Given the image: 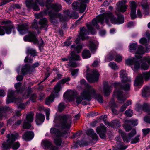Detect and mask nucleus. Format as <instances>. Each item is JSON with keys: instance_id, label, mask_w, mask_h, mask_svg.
I'll return each mask as SVG.
<instances>
[{"instance_id": "nucleus-16", "label": "nucleus", "mask_w": 150, "mask_h": 150, "mask_svg": "<svg viewBox=\"0 0 150 150\" xmlns=\"http://www.w3.org/2000/svg\"><path fill=\"white\" fill-rule=\"evenodd\" d=\"M89 33L88 30L86 29L84 27H83L80 29V32L79 34V37L77 38L75 40V42L76 44L78 43L81 40L82 41L88 39V37L87 36L88 35Z\"/></svg>"}, {"instance_id": "nucleus-32", "label": "nucleus", "mask_w": 150, "mask_h": 150, "mask_svg": "<svg viewBox=\"0 0 150 150\" xmlns=\"http://www.w3.org/2000/svg\"><path fill=\"white\" fill-rule=\"evenodd\" d=\"M114 58H115V60L117 62H120L122 60V57L120 54H114L111 55V56L109 57V59L110 60H112Z\"/></svg>"}, {"instance_id": "nucleus-46", "label": "nucleus", "mask_w": 150, "mask_h": 150, "mask_svg": "<svg viewBox=\"0 0 150 150\" xmlns=\"http://www.w3.org/2000/svg\"><path fill=\"white\" fill-rule=\"evenodd\" d=\"M140 135L139 134L137 135L135 137L132 139L131 143V144H135L139 142V137Z\"/></svg>"}, {"instance_id": "nucleus-45", "label": "nucleus", "mask_w": 150, "mask_h": 150, "mask_svg": "<svg viewBox=\"0 0 150 150\" xmlns=\"http://www.w3.org/2000/svg\"><path fill=\"white\" fill-rule=\"evenodd\" d=\"M117 147L119 150H124L127 147V146H124L123 143L118 142L117 143Z\"/></svg>"}, {"instance_id": "nucleus-15", "label": "nucleus", "mask_w": 150, "mask_h": 150, "mask_svg": "<svg viewBox=\"0 0 150 150\" xmlns=\"http://www.w3.org/2000/svg\"><path fill=\"white\" fill-rule=\"evenodd\" d=\"M118 132L121 134L124 141L127 143L129 142L130 139L134 136L136 133V130L134 129H133L132 131L128 134V137L121 130L119 129Z\"/></svg>"}, {"instance_id": "nucleus-1", "label": "nucleus", "mask_w": 150, "mask_h": 150, "mask_svg": "<svg viewBox=\"0 0 150 150\" xmlns=\"http://www.w3.org/2000/svg\"><path fill=\"white\" fill-rule=\"evenodd\" d=\"M104 21L107 24H108L110 21L113 24H119L124 23V17L122 15H120L118 16L117 19L111 12H105L102 15L97 16L96 18H94L92 20V24H87L88 28L90 31L93 30V28L92 27V25H93V26H96L98 29L100 28L98 25V23L100 22L101 24H103Z\"/></svg>"}, {"instance_id": "nucleus-3", "label": "nucleus", "mask_w": 150, "mask_h": 150, "mask_svg": "<svg viewBox=\"0 0 150 150\" xmlns=\"http://www.w3.org/2000/svg\"><path fill=\"white\" fill-rule=\"evenodd\" d=\"M141 55H136L134 57L128 58L125 61V63L128 65H133L134 67H132V69L135 71H136L140 67L144 70H147L149 67L150 65L146 63H142L140 66L139 62H142Z\"/></svg>"}, {"instance_id": "nucleus-56", "label": "nucleus", "mask_w": 150, "mask_h": 150, "mask_svg": "<svg viewBox=\"0 0 150 150\" xmlns=\"http://www.w3.org/2000/svg\"><path fill=\"white\" fill-rule=\"evenodd\" d=\"M140 43L146 45L147 44V40L145 38H142L139 41Z\"/></svg>"}, {"instance_id": "nucleus-62", "label": "nucleus", "mask_w": 150, "mask_h": 150, "mask_svg": "<svg viewBox=\"0 0 150 150\" xmlns=\"http://www.w3.org/2000/svg\"><path fill=\"white\" fill-rule=\"evenodd\" d=\"M142 132L145 135H146L150 132V129L147 128L146 129H144L142 130Z\"/></svg>"}, {"instance_id": "nucleus-12", "label": "nucleus", "mask_w": 150, "mask_h": 150, "mask_svg": "<svg viewBox=\"0 0 150 150\" xmlns=\"http://www.w3.org/2000/svg\"><path fill=\"white\" fill-rule=\"evenodd\" d=\"M38 3L42 6H43L45 5V3L42 0H36V1L34 2L33 0H28L26 2V6L29 8L32 7L34 10H40L38 6L36 4Z\"/></svg>"}, {"instance_id": "nucleus-5", "label": "nucleus", "mask_w": 150, "mask_h": 150, "mask_svg": "<svg viewBox=\"0 0 150 150\" xmlns=\"http://www.w3.org/2000/svg\"><path fill=\"white\" fill-rule=\"evenodd\" d=\"M18 134L17 133L7 134V137L8 139L6 142H3L2 144V147L4 149H8L10 148L11 146L13 149H17L20 147V144L18 142H13L16 139H18Z\"/></svg>"}, {"instance_id": "nucleus-27", "label": "nucleus", "mask_w": 150, "mask_h": 150, "mask_svg": "<svg viewBox=\"0 0 150 150\" xmlns=\"http://www.w3.org/2000/svg\"><path fill=\"white\" fill-rule=\"evenodd\" d=\"M120 76L121 78V80L122 83L130 82L131 81V79L130 78H128L127 77V74L125 70H121L120 72Z\"/></svg>"}, {"instance_id": "nucleus-2", "label": "nucleus", "mask_w": 150, "mask_h": 150, "mask_svg": "<svg viewBox=\"0 0 150 150\" xmlns=\"http://www.w3.org/2000/svg\"><path fill=\"white\" fill-rule=\"evenodd\" d=\"M54 126L69 130L71 126L72 118L68 115H57L53 121Z\"/></svg>"}, {"instance_id": "nucleus-6", "label": "nucleus", "mask_w": 150, "mask_h": 150, "mask_svg": "<svg viewBox=\"0 0 150 150\" xmlns=\"http://www.w3.org/2000/svg\"><path fill=\"white\" fill-rule=\"evenodd\" d=\"M114 85L116 89L114 91V94L117 96V99L120 103H124L127 97L123 96L122 89L125 91L129 90L130 84L128 83L122 85L120 83H114Z\"/></svg>"}, {"instance_id": "nucleus-25", "label": "nucleus", "mask_w": 150, "mask_h": 150, "mask_svg": "<svg viewBox=\"0 0 150 150\" xmlns=\"http://www.w3.org/2000/svg\"><path fill=\"white\" fill-rule=\"evenodd\" d=\"M130 7L131 10L130 16L132 19H133L137 17V16L136 14V4L135 2L134 1L130 2Z\"/></svg>"}, {"instance_id": "nucleus-50", "label": "nucleus", "mask_w": 150, "mask_h": 150, "mask_svg": "<svg viewBox=\"0 0 150 150\" xmlns=\"http://www.w3.org/2000/svg\"><path fill=\"white\" fill-rule=\"evenodd\" d=\"M126 122L131 123V124L134 126H136L138 124V120L137 119L127 120L126 121Z\"/></svg>"}, {"instance_id": "nucleus-52", "label": "nucleus", "mask_w": 150, "mask_h": 150, "mask_svg": "<svg viewBox=\"0 0 150 150\" xmlns=\"http://www.w3.org/2000/svg\"><path fill=\"white\" fill-rule=\"evenodd\" d=\"M31 26L32 28H35V29H37L38 28V22L37 20L35 19L34 20Z\"/></svg>"}, {"instance_id": "nucleus-17", "label": "nucleus", "mask_w": 150, "mask_h": 150, "mask_svg": "<svg viewBox=\"0 0 150 150\" xmlns=\"http://www.w3.org/2000/svg\"><path fill=\"white\" fill-rule=\"evenodd\" d=\"M34 115V113L32 112L27 115L26 119L24 120L23 126L24 129H29L30 128V123L33 120Z\"/></svg>"}, {"instance_id": "nucleus-18", "label": "nucleus", "mask_w": 150, "mask_h": 150, "mask_svg": "<svg viewBox=\"0 0 150 150\" xmlns=\"http://www.w3.org/2000/svg\"><path fill=\"white\" fill-rule=\"evenodd\" d=\"M15 28L13 25H9L6 26H0V35H4L5 33L10 34L12 30H13Z\"/></svg>"}, {"instance_id": "nucleus-42", "label": "nucleus", "mask_w": 150, "mask_h": 150, "mask_svg": "<svg viewBox=\"0 0 150 150\" xmlns=\"http://www.w3.org/2000/svg\"><path fill=\"white\" fill-rule=\"evenodd\" d=\"M89 48L91 52L94 53L96 49V47L95 44L92 42H89Z\"/></svg>"}, {"instance_id": "nucleus-60", "label": "nucleus", "mask_w": 150, "mask_h": 150, "mask_svg": "<svg viewBox=\"0 0 150 150\" xmlns=\"http://www.w3.org/2000/svg\"><path fill=\"white\" fill-rule=\"evenodd\" d=\"M143 60L147 62L149 65L150 66V57L149 56H146L144 57Z\"/></svg>"}, {"instance_id": "nucleus-47", "label": "nucleus", "mask_w": 150, "mask_h": 150, "mask_svg": "<svg viewBox=\"0 0 150 150\" xmlns=\"http://www.w3.org/2000/svg\"><path fill=\"white\" fill-rule=\"evenodd\" d=\"M27 52L33 56L36 55V50L34 49L31 48L29 47L28 48L27 50Z\"/></svg>"}, {"instance_id": "nucleus-57", "label": "nucleus", "mask_w": 150, "mask_h": 150, "mask_svg": "<svg viewBox=\"0 0 150 150\" xmlns=\"http://www.w3.org/2000/svg\"><path fill=\"white\" fill-rule=\"evenodd\" d=\"M108 106L112 108H114L116 107V105L114 100H112Z\"/></svg>"}, {"instance_id": "nucleus-9", "label": "nucleus", "mask_w": 150, "mask_h": 150, "mask_svg": "<svg viewBox=\"0 0 150 150\" xmlns=\"http://www.w3.org/2000/svg\"><path fill=\"white\" fill-rule=\"evenodd\" d=\"M24 40L25 41L33 42L34 44L38 43L39 47L44 45L42 39H40L38 40L36 38L35 33L34 32H30L28 35H26L24 38Z\"/></svg>"}, {"instance_id": "nucleus-61", "label": "nucleus", "mask_w": 150, "mask_h": 150, "mask_svg": "<svg viewBox=\"0 0 150 150\" xmlns=\"http://www.w3.org/2000/svg\"><path fill=\"white\" fill-rule=\"evenodd\" d=\"M33 61V60L32 59L29 58L28 56L26 57L24 59V62L25 63L28 62L29 63H31Z\"/></svg>"}, {"instance_id": "nucleus-20", "label": "nucleus", "mask_w": 150, "mask_h": 150, "mask_svg": "<svg viewBox=\"0 0 150 150\" xmlns=\"http://www.w3.org/2000/svg\"><path fill=\"white\" fill-rule=\"evenodd\" d=\"M42 147L44 149H46L49 148L50 150H57V148L56 146H53L50 140L45 139L42 140L41 143Z\"/></svg>"}, {"instance_id": "nucleus-4", "label": "nucleus", "mask_w": 150, "mask_h": 150, "mask_svg": "<svg viewBox=\"0 0 150 150\" xmlns=\"http://www.w3.org/2000/svg\"><path fill=\"white\" fill-rule=\"evenodd\" d=\"M96 93L95 89L92 86L88 85L81 93V95L76 97V102L77 104H79L83 100L90 101L91 99L92 96H95Z\"/></svg>"}, {"instance_id": "nucleus-44", "label": "nucleus", "mask_w": 150, "mask_h": 150, "mask_svg": "<svg viewBox=\"0 0 150 150\" xmlns=\"http://www.w3.org/2000/svg\"><path fill=\"white\" fill-rule=\"evenodd\" d=\"M75 45H73L71 46V48H74V51H76L78 53H79L81 51L82 49V46L81 45H79L76 47H75Z\"/></svg>"}, {"instance_id": "nucleus-33", "label": "nucleus", "mask_w": 150, "mask_h": 150, "mask_svg": "<svg viewBox=\"0 0 150 150\" xmlns=\"http://www.w3.org/2000/svg\"><path fill=\"white\" fill-rule=\"evenodd\" d=\"M39 24L41 26L40 29L42 28H46L47 27V21L45 18L40 19L39 21Z\"/></svg>"}, {"instance_id": "nucleus-48", "label": "nucleus", "mask_w": 150, "mask_h": 150, "mask_svg": "<svg viewBox=\"0 0 150 150\" xmlns=\"http://www.w3.org/2000/svg\"><path fill=\"white\" fill-rule=\"evenodd\" d=\"M127 121V120L125 121V124L124 125V127L126 131L128 132L131 129L132 127L130 125H128L127 124L128 123H129V122H126Z\"/></svg>"}, {"instance_id": "nucleus-36", "label": "nucleus", "mask_w": 150, "mask_h": 150, "mask_svg": "<svg viewBox=\"0 0 150 150\" xmlns=\"http://www.w3.org/2000/svg\"><path fill=\"white\" fill-rule=\"evenodd\" d=\"M87 134L88 135H91L93 139L98 140V136L96 133L94 132V131L93 129H90L88 130L87 131Z\"/></svg>"}, {"instance_id": "nucleus-28", "label": "nucleus", "mask_w": 150, "mask_h": 150, "mask_svg": "<svg viewBox=\"0 0 150 150\" xmlns=\"http://www.w3.org/2000/svg\"><path fill=\"white\" fill-rule=\"evenodd\" d=\"M33 71V69L28 64H26L23 66L21 70V73L23 75Z\"/></svg>"}, {"instance_id": "nucleus-51", "label": "nucleus", "mask_w": 150, "mask_h": 150, "mask_svg": "<svg viewBox=\"0 0 150 150\" xmlns=\"http://www.w3.org/2000/svg\"><path fill=\"white\" fill-rule=\"evenodd\" d=\"M109 66L110 68L114 69H117V68L116 64L113 62H110L109 64Z\"/></svg>"}, {"instance_id": "nucleus-31", "label": "nucleus", "mask_w": 150, "mask_h": 150, "mask_svg": "<svg viewBox=\"0 0 150 150\" xmlns=\"http://www.w3.org/2000/svg\"><path fill=\"white\" fill-rule=\"evenodd\" d=\"M112 87L111 86H108L107 84H105L103 87V91L104 94L105 96L109 95L112 90Z\"/></svg>"}, {"instance_id": "nucleus-11", "label": "nucleus", "mask_w": 150, "mask_h": 150, "mask_svg": "<svg viewBox=\"0 0 150 150\" xmlns=\"http://www.w3.org/2000/svg\"><path fill=\"white\" fill-rule=\"evenodd\" d=\"M81 2L79 3L76 2H75L72 4V8L73 9L78 11L79 12L82 13L84 12L86 7V4L83 3H88L89 2V0H81Z\"/></svg>"}, {"instance_id": "nucleus-14", "label": "nucleus", "mask_w": 150, "mask_h": 150, "mask_svg": "<svg viewBox=\"0 0 150 150\" xmlns=\"http://www.w3.org/2000/svg\"><path fill=\"white\" fill-rule=\"evenodd\" d=\"M99 76V74L98 71L95 69H94L92 71L91 74H87L86 78L88 82L92 83L98 81Z\"/></svg>"}, {"instance_id": "nucleus-19", "label": "nucleus", "mask_w": 150, "mask_h": 150, "mask_svg": "<svg viewBox=\"0 0 150 150\" xmlns=\"http://www.w3.org/2000/svg\"><path fill=\"white\" fill-rule=\"evenodd\" d=\"M49 13L50 18L51 19H54V17L56 16L55 14H52L51 11H49ZM70 12L68 10H67L64 11V17L63 18V16L62 15L59 14L57 16H58L62 21H68V19L71 17L70 16Z\"/></svg>"}, {"instance_id": "nucleus-38", "label": "nucleus", "mask_w": 150, "mask_h": 150, "mask_svg": "<svg viewBox=\"0 0 150 150\" xmlns=\"http://www.w3.org/2000/svg\"><path fill=\"white\" fill-rule=\"evenodd\" d=\"M82 56L83 58L84 59L90 57L91 54L89 51L88 50H84L82 52Z\"/></svg>"}, {"instance_id": "nucleus-8", "label": "nucleus", "mask_w": 150, "mask_h": 150, "mask_svg": "<svg viewBox=\"0 0 150 150\" xmlns=\"http://www.w3.org/2000/svg\"><path fill=\"white\" fill-rule=\"evenodd\" d=\"M50 132L52 137L54 139V143L58 146H60L62 143V140L59 137H66L68 134V132L66 131H62L54 127L51 128Z\"/></svg>"}, {"instance_id": "nucleus-63", "label": "nucleus", "mask_w": 150, "mask_h": 150, "mask_svg": "<svg viewBox=\"0 0 150 150\" xmlns=\"http://www.w3.org/2000/svg\"><path fill=\"white\" fill-rule=\"evenodd\" d=\"M100 62V60H95L93 63L92 65L94 67H96L99 65Z\"/></svg>"}, {"instance_id": "nucleus-24", "label": "nucleus", "mask_w": 150, "mask_h": 150, "mask_svg": "<svg viewBox=\"0 0 150 150\" xmlns=\"http://www.w3.org/2000/svg\"><path fill=\"white\" fill-rule=\"evenodd\" d=\"M76 96L75 92L71 90L67 91L64 95V97L69 101L73 100Z\"/></svg>"}, {"instance_id": "nucleus-41", "label": "nucleus", "mask_w": 150, "mask_h": 150, "mask_svg": "<svg viewBox=\"0 0 150 150\" xmlns=\"http://www.w3.org/2000/svg\"><path fill=\"white\" fill-rule=\"evenodd\" d=\"M107 124L109 126H112L114 127H119L120 126L119 122L117 121H113L111 123L108 122Z\"/></svg>"}, {"instance_id": "nucleus-49", "label": "nucleus", "mask_w": 150, "mask_h": 150, "mask_svg": "<svg viewBox=\"0 0 150 150\" xmlns=\"http://www.w3.org/2000/svg\"><path fill=\"white\" fill-rule=\"evenodd\" d=\"M125 114L127 116L129 117H131L133 114L132 111L130 109H128L125 112Z\"/></svg>"}, {"instance_id": "nucleus-64", "label": "nucleus", "mask_w": 150, "mask_h": 150, "mask_svg": "<svg viewBox=\"0 0 150 150\" xmlns=\"http://www.w3.org/2000/svg\"><path fill=\"white\" fill-rule=\"evenodd\" d=\"M144 120L146 122L150 124V116H145L144 118Z\"/></svg>"}, {"instance_id": "nucleus-43", "label": "nucleus", "mask_w": 150, "mask_h": 150, "mask_svg": "<svg viewBox=\"0 0 150 150\" xmlns=\"http://www.w3.org/2000/svg\"><path fill=\"white\" fill-rule=\"evenodd\" d=\"M69 62L68 64L67 65L69 67H76L79 65H78L76 62H72L73 60L71 59L70 57H69Z\"/></svg>"}, {"instance_id": "nucleus-39", "label": "nucleus", "mask_w": 150, "mask_h": 150, "mask_svg": "<svg viewBox=\"0 0 150 150\" xmlns=\"http://www.w3.org/2000/svg\"><path fill=\"white\" fill-rule=\"evenodd\" d=\"M21 83L18 82L15 84V87L16 89V92L18 93H21L23 91V88L21 87Z\"/></svg>"}, {"instance_id": "nucleus-35", "label": "nucleus", "mask_w": 150, "mask_h": 150, "mask_svg": "<svg viewBox=\"0 0 150 150\" xmlns=\"http://www.w3.org/2000/svg\"><path fill=\"white\" fill-rule=\"evenodd\" d=\"M70 54L71 57H70L72 60L75 61H79L81 60V58L79 55L76 54L74 51H72Z\"/></svg>"}, {"instance_id": "nucleus-29", "label": "nucleus", "mask_w": 150, "mask_h": 150, "mask_svg": "<svg viewBox=\"0 0 150 150\" xmlns=\"http://www.w3.org/2000/svg\"><path fill=\"white\" fill-rule=\"evenodd\" d=\"M44 115L41 113H37L36 116L35 121L38 125L42 124L44 121Z\"/></svg>"}, {"instance_id": "nucleus-55", "label": "nucleus", "mask_w": 150, "mask_h": 150, "mask_svg": "<svg viewBox=\"0 0 150 150\" xmlns=\"http://www.w3.org/2000/svg\"><path fill=\"white\" fill-rule=\"evenodd\" d=\"M65 108V106L64 104L61 103L58 105V110L60 112H62Z\"/></svg>"}, {"instance_id": "nucleus-22", "label": "nucleus", "mask_w": 150, "mask_h": 150, "mask_svg": "<svg viewBox=\"0 0 150 150\" xmlns=\"http://www.w3.org/2000/svg\"><path fill=\"white\" fill-rule=\"evenodd\" d=\"M127 2L126 0H122L117 4V9L120 12H124L125 11L128 6L125 4Z\"/></svg>"}, {"instance_id": "nucleus-37", "label": "nucleus", "mask_w": 150, "mask_h": 150, "mask_svg": "<svg viewBox=\"0 0 150 150\" xmlns=\"http://www.w3.org/2000/svg\"><path fill=\"white\" fill-rule=\"evenodd\" d=\"M51 7L53 10L57 12H58L61 10L62 8L61 5L57 3L52 4Z\"/></svg>"}, {"instance_id": "nucleus-21", "label": "nucleus", "mask_w": 150, "mask_h": 150, "mask_svg": "<svg viewBox=\"0 0 150 150\" xmlns=\"http://www.w3.org/2000/svg\"><path fill=\"white\" fill-rule=\"evenodd\" d=\"M96 131L101 139L106 138L105 134L106 132V127L104 125L102 124H100V126L97 128Z\"/></svg>"}, {"instance_id": "nucleus-59", "label": "nucleus", "mask_w": 150, "mask_h": 150, "mask_svg": "<svg viewBox=\"0 0 150 150\" xmlns=\"http://www.w3.org/2000/svg\"><path fill=\"white\" fill-rule=\"evenodd\" d=\"M76 144H77L81 146L86 145V144H85L84 142L82 140L77 141Z\"/></svg>"}, {"instance_id": "nucleus-10", "label": "nucleus", "mask_w": 150, "mask_h": 150, "mask_svg": "<svg viewBox=\"0 0 150 150\" xmlns=\"http://www.w3.org/2000/svg\"><path fill=\"white\" fill-rule=\"evenodd\" d=\"M143 78L146 81L150 79V71L149 72H145L142 74H139L135 80L134 86H137L142 84L143 82Z\"/></svg>"}, {"instance_id": "nucleus-26", "label": "nucleus", "mask_w": 150, "mask_h": 150, "mask_svg": "<svg viewBox=\"0 0 150 150\" xmlns=\"http://www.w3.org/2000/svg\"><path fill=\"white\" fill-rule=\"evenodd\" d=\"M28 29V26L27 23H24L21 25H18L17 29L21 35L25 34Z\"/></svg>"}, {"instance_id": "nucleus-30", "label": "nucleus", "mask_w": 150, "mask_h": 150, "mask_svg": "<svg viewBox=\"0 0 150 150\" xmlns=\"http://www.w3.org/2000/svg\"><path fill=\"white\" fill-rule=\"evenodd\" d=\"M34 136L33 132L28 131L26 132L23 136V139L26 140L28 141L31 140Z\"/></svg>"}, {"instance_id": "nucleus-58", "label": "nucleus", "mask_w": 150, "mask_h": 150, "mask_svg": "<svg viewBox=\"0 0 150 150\" xmlns=\"http://www.w3.org/2000/svg\"><path fill=\"white\" fill-rule=\"evenodd\" d=\"M46 112V118L47 120L49 119V115L50 114V109H47L45 110Z\"/></svg>"}, {"instance_id": "nucleus-54", "label": "nucleus", "mask_w": 150, "mask_h": 150, "mask_svg": "<svg viewBox=\"0 0 150 150\" xmlns=\"http://www.w3.org/2000/svg\"><path fill=\"white\" fill-rule=\"evenodd\" d=\"M78 70V69L72 70L71 71V75L74 78H75L77 76Z\"/></svg>"}, {"instance_id": "nucleus-34", "label": "nucleus", "mask_w": 150, "mask_h": 150, "mask_svg": "<svg viewBox=\"0 0 150 150\" xmlns=\"http://www.w3.org/2000/svg\"><path fill=\"white\" fill-rule=\"evenodd\" d=\"M137 105L139 106L140 108L144 110L147 114L150 115V108L148 104L144 103L142 105Z\"/></svg>"}, {"instance_id": "nucleus-7", "label": "nucleus", "mask_w": 150, "mask_h": 150, "mask_svg": "<svg viewBox=\"0 0 150 150\" xmlns=\"http://www.w3.org/2000/svg\"><path fill=\"white\" fill-rule=\"evenodd\" d=\"M70 79L69 77H67L61 80L54 86L53 91L51 93L50 95L46 99L45 103L47 105H49L54 100V97L59 96L58 92L60 91L61 84H64L67 82L69 81Z\"/></svg>"}, {"instance_id": "nucleus-40", "label": "nucleus", "mask_w": 150, "mask_h": 150, "mask_svg": "<svg viewBox=\"0 0 150 150\" xmlns=\"http://www.w3.org/2000/svg\"><path fill=\"white\" fill-rule=\"evenodd\" d=\"M150 89L148 87H144L142 92V95L144 97H146L147 95L149 94V91Z\"/></svg>"}, {"instance_id": "nucleus-53", "label": "nucleus", "mask_w": 150, "mask_h": 150, "mask_svg": "<svg viewBox=\"0 0 150 150\" xmlns=\"http://www.w3.org/2000/svg\"><path fill=\"white\" fill-rule=\"evenodd\" d=\"M96 99L100 103H103V100L102 97L100 94L97 95L96 97Z\"/></svg>"}, {"instance_id": "nucleus-13", "label": "nucleus", "mask_w": 150, "mask_h": 150, "mask_svg": "<svg viewBox=\"0 0 150 150\" xmlns=\"http://www.w3.org/2000/svg\"><path fill=\"white\" fill-rule=\"evenodd\" d=\"M136 43H133L130 45L129 50L130 52H134L135 54H143L144 52V48L141 45L137 46Z\"/></svg>"}, {"instance_id": "nucleus-23", "label": "nucleus", "mask_w": 150, "mask_h": 150, "mask_svg": "<svg viewBox=\"0 0 150 150\" xmlns=\"http://www.w3.org/2000/svg\"><path fill=\"white\" fill-rule=\"evenodd\" d=\"M14 93V91L11 90H9L8 91L6 100V103L7 104H8L14 101L15 102H17L18 99L15 98L13 96Z\"/></svg>"}]
</instances>
